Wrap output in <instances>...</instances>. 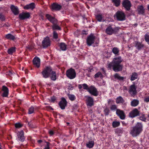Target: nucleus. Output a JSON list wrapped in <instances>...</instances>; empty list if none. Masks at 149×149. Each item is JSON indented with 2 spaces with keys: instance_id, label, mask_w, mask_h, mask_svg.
<instances>
[{
  "instance_id": "1",
  "label": "nucleus",
  "mask_w": 149,
  "mask_h": 149,
  "mask_svg": "<svg viewBox=\"0 0 149 149\" xmlns=\"http://www.w3.org/2000/svg\"><path fill=\"white\" fill-rule=\"evenodd\" d=\"M123 59L120 56L113 58L112 61L108 65V67L112 69L115 72H118L122 71L123 65L121 64Z\"/></svg>"
},
{
  "instance_id": "2",
  "label": "nucleus",
  "mask_w": 149,
  "mask_h": 149,
  "mask_svg": "<svg viewBox=\"0 0 149 149\" xmlns=\"http://www.w3.org/2000/svg\"><path fill=\"white\" fill-rule=\"evenodd\" d=\"M143 127V125L141 123H137L131 128L130 133L132 136L136 137L142 132Z\"/></svg>"
},
{
  "instance_id": "3",
  "label": "nucleus",
  "mask_w": 149,
  "mask_h": 149,
  "mask_svg": "<svg viewBox=\"0 0 149 149\" xmlns=\"http://www.w3.org/2000/svg\"><path fill=\"white\" fill-rule=\"evenodd\" d=\"M96 37L94 34L91 33L87 37L86 41V43L88 46H91L94 44L95 42V45H93V47H97L99 44V40H98L95 41Z\"/></svg>"
},
{
  "instance_id": "4",
  "label": "nucleus",
  "mask_w": 149,
  "mask_h": 149,
  "mask_svg": "<svg viewBox=\"0 0 149 149\" xmlns=\"http://www.w3.org/2000/svg\"><path fill=\"white\" fill-rule=\"evenodd\" d=\"M120 29V27L116 26L113 28L111 25L109 24L105 32L107 34L110 35L115 34L118 33Z\"/></svg>"
},
{
  "instance_id": "5",
  "label": "nucleus",
  "mask_w": 149,
  "mask_h": 149,
  "mask_svg": "<svg viewBox=\"0 0 149 149\" xmlns=\"http://www.w3.org/2000/svg\"><path fill=\"white\" fill-rule=\"evenodd\" d=\"M115 18L119 21L125 20L126 19V15L125 13L122 11L118 10L114 15Z\"/></svg>"
},
{
  "instance_id": "6",
  "label": "nucleus",
  "mask_w": 149,
  "mask_h": 149,
  "mask_svg": "<svg viewBox=\"0 0 149 149\" xmlns=\"http://www.w3.org/2000/svg\"><path fill=\"white\" fill-rule=\"evenodd\" d=\"M52 69L50 66H47L41 72L42 77L44 78H47L49 77Z\"/></svg>"
},
{
  "instance_id": "7",
  "label": "nucleus",
  "mask_w": 149,
  "mask_h": 149,
  "mask_svg": "<svg viewBox=\"0 0 149 149\" xmlns=\"http://www.w3.org/2000/svg\"><path fill=\"white\" fill-rule=\"evenodd\" d=\"M66 75L68 78L72 79L75 78L76 74L75 70L71 68L67 70Z\"/></svg>"
},
{
  "instance_id": "8",
  "label": "nucleus",
  "mask_w": 149,
  "mask_h": 149,
  "mask_svg": "<svg viewBox=\"0 0 149 149\" xmlns=\"http://www.w3.org/2000/svg\"><path fill=\"white\" fill-rule=\"evenodd\" d=\"M122 5V7L127 11H129L132 6L131 2L129 0H123Z\"/></svg>"
},
{
  "instance_id": "9",
  "label": "nucleus",
  "mask_w": 149,
  "mask_h": 149,
  "mask_svg": "<svg viewBox=\"0 0 149 149\" xmlns=\"http://www.w3.org/2000/svg\"><path fill=\"white\" fill-rule=\"evenodd\" d=\"M88 92L92 95L96 97L98 95V92L97 88L94 86L91 85L89 87Z\"/></svg>"
},
{
  "instance_id": "10",
  "label": "nucleus",
  "mask_w": 149,
  "mask_h": 149,
  "mask_svg": "<svg viewBox=\"0 0 149 149\" xmlns=\"http://www.w3.org/2000/svg\"><path fill=\"white\" fill-rule=\"evenodd\" d=\"M129 92L132 96L135 95L136 94V87L134 84L130 86L129 90Z\"/></svg>"
},
{
  "instance_id": "11",
  "label": "nucleus",
  "mask_w": 149,
  "mask_h": 149,
  "mask_svg": "<svg viewBox=\"0 0 149 149\" xmlns=\"http://www.w3.org/2000/svg\"><path fill=\"white\" fill-rule=\"evenodd\" d=\"M67 104V102L64 97H62L61 99V100L58 103L59 106L61 109L62 110L65 109Z\"/></svg>"
},
{
  "instance_id": "12",
  "label": "nucleus",
  "mask_w": 149,
  "mask_h": 149,
  "mask_svg": "<svg viewBox=\"0 0 149 149\" xmlns=\"http://www.w3.org/2000/svg\"><path fill=\"white\" fill-rule=\"evenodd\" d=\"M50 41L49 38L47 37L44 38L42 42V45L43 48H46L50 45Z\"/></svg>"
},
{
  "instance_id": "13",
  "label": "nucleus",
  "mask_w": 149,
  "mask_h": 149,
  "mask_svg": "<svg viewBox=\"0 0 149 149\" xmlns=\"http://www.w3.org/2000/svg\"><path fill=\"white\" fill-rule=\"evenodd\" d=\"M45 17L53 25L58 23L57 20L55 17H52L49 14H46L45 15Z\"/></svg>"
},
{
  "instance_id": "14",
  "label": "nucleus",
  "mask_w": 149,
  "mask_h": 149,
  "mask_svg": "<svg viewBox=\"0 0 149 149\" xmlns=\"http://www.w3.org/2000/svg\"><path fill=\"white\" fill-rule=\"evenodd\" d=\"M139 116V111L136 108L134 109L129 113L130 117L132 118Z\"/></svg>"
},
{
  "instance_id": "15",
  "label": "nucleus",
  "mask_w": 149,
  "mask_h": 149,
  "mask_svg": "<svg viewBox=\"0 0 149 149\" xmlns=\"http://www.w3.org/2000/svg\"><path fill=\"white\" fill-rule=\"evenodd\" d=\"M86 101V104L87 106L91 107L94 105L93 99V97L89 96H87Z\"/></svg>"
},
{
  "instance_id": "16",
  "label": "nucleus",
  "mask_w": 149,
  "mask_h": 149,
  "mask_svg": "<svg viewBox=\"0 0 149 149\" xmlns=\"http://www.w3.org/2000/svg\"><path fill=\"white\" fill-rule=\"evenodd\" d=\"M116 113L120 119L122 120L125 119V116L123 111L120 110L119 109H117L116 111Z\"/></svg>"
},
{
  "instance_id": "17",
  "label": "nucleus",
  "mask_w": 149,
  "mask_h": 149,
  "mask_svg": "<svg viewBox=\"0 0 149 149\" xmlns=\"http://www.w3.org/2000/svg\"><path fill=\"white\" fill-rule=\"evenodd\" d=\"M2 90L3 91L2 96L3 97H8L9 94L8 88L5 86H3L2 87Z\"/></svg>"
},
{
  "instance_id": "18",
  "label": "nucleus",
  "mask_w": 149,
  "mask_h": 149,
  "mask_svg": "<svg viewBox=\"0 0 149 149\" xmlns=\"http://www.w3.org/2000/svg\"><path fill=\"white\" fill-rule=\"evenodd\" d=\"M30 16V15L29 13L23 12L19 14V17L20 19L24 20L29 18Z\"/></svg>"
},
{
  "instance_id": "19",
  "label": "nucleus",
  "mask_w": 149,
  "mask_h": 149,
  "mask_svg": "<svg viewBox=\"0 0 149 149\" xmlns=\"http://www.w3.org/2000/svg\"><path fill=\"white\" fill-rule=\"evenodd\" d=\"M61 6L56 3H53L52 4L51 8L52 11H59L61 10Z\"/></svg>"
},
{
  "instance_id": "20",
  "label": "nucleus",
  "mask_w": 149,
  "mask_h": 149,
  "mask_svg": "<svg viewBox=\"0 0 149 149\" xmlns=\"http://www.w3.org/2000/svg\"><path fill=\"white\" fill-rule=\"evenodd\" d=\"M10 8L15 15H16L19 14V10L17 6H15L13 5H12L10 7Z\"/></svg>"
},
{
  "instance_id": "21",
  "label": "nucleus",
  "mask_w": 149,
  "mask_h": 149,
  "mask_svg": "<svg viewBox=\"0 0 149 149\" xmlns=\"http://www.w3.org/2000/svg\"><path fill=\"white\" fill-rule=\"evenodd\" d=\"M33 64L36 67L38 68L40 65V59L39 58L36 56L33 60Z\"/></svg>"
},
{
  "instance_id": "22",
  "label": "nucleus",
  "mask_w": 149,
  "mask_h": 149,
  "mask_svg": "<svg viewBox=\"0 0 149 149\" xmlns=\"http://www.w3.org/2000/svg\"><path fill=\"white\" fill-rule=\"evenodd\" d=\"M24 132L23 130L18 132L17 133L18 138L20 141L21 142L24 141L25 139V137L24 136Z\"/></svg>"
},
{
  "instance_id": "23",
  "label": "nucleus",
  "mask_w": 149,
  "mask_h": 149,
  "mask_svg": "<svg viewBox=\"0 0 149 149\" xmlns=\"http://www.w3.org/2000/svg\"><path fill=\"white\" fill-rule=\"evenodd\" d=\"M35 7L36 5L35 3L33 2H32L25 5L24 7V8L25 10L30 9L31 10H33L35 8Z\"/></svg>"
},
{
  "instance_id": "24",
  "label": "nucleus",
  "mask_w": 149,
  "mask_h": 149,
  "mask_svg": "<svg viewBox=\"0 0 149 149\" xmlns=\"http://www.w3.org/2000/svg\"><path fill=\"white\" fill-rule=\"evenodd\" d=\"M134 42L135 47L138 50H140L144 47V45L141 42L138 41H135Z\"/></svg>"
},
{
  "instance_id": "25",
  "label": "nucleus",
  "mask_w": 149,
  "mask_h": 149,
  "mask_svg": "<svg viewBox=\"0 0 149 149\" xmlns=\"http://www.w3.org/2000/svg\"><path fill=\"white\" fill-rule=\"evenodd\" d=\"M5 37L7 40H14L16 39L15 37L10 33H8L5 35Z\"/></svg>"
},
{
  "instance_id": "26",
  "label": "nucleus",
  "mask_w": 149,
  "mask_h": 149,
  "mask_svg": "<svg viewBox=\"0 0 149 149\" xmlns=\"http://www.w3.org/2000/svg\"><path fill=\"white\" fill-rule=\"evenodd\" d=\"M51 79L54 81H55L56 79V75L55 71L52 70L50 76Z\"/></svg>"
},
{
  "instance_id": "27",
  "label": "nucleus",
  "mask_w": 149,
  "mask_h": 149,
  "mask_svg": "<svg viewBox=\"0 0 149 149\" xmlns=\"http://www.w3.org/2000/svg\"><path fill=\"white\" fill-rule=\"evenodd\" d=\"M138 74L135 72H132V73L131 77L130 78V80L131 81H133L138 78Z\"/></svg>"
},
{
  "instance_id": "28",
  "label": "nucleus",
  "mask_w": 149,
  "mask_h": 149,
  "mask_svg": "<svg viewBox=\"0 0 149 149\" xmlns=\"http://www.w3.org/2000/svg\"><path fill=\"white\" fill-rule=\"evenodd\" d=\"M138 13L143 15L144 13V9L143 6H140L138 8Z\"/></svg>"
},
{
  "instance_id": "29",
  "label": "nucleus",
  "mask_w": 149,
  "mask_h": 149,
  "mask_svg": "<svg viewBox=\"0 0 149 149\" xmlns=\"http://www.w3.org/2000/svg\"><path fill=\"white\" fill-rule=\"evenodd\" d=\"M16 48L15 47H12L8 49L7 53L9 54L12 55L15 52Z\"/></svg>"
},
{
  "instance_id": "30",
  "label": "nucleus",
  "mask_w": 149,
  "mask_h": 149,
  "mask_svg": "<svg viewBox=\"0 0 149 149\" xmlns=\"http://www.w3.org/2000/svg\"><path fill=\"white\" fill-rule=\"evenodd\" d=\"M112 52L116 56L119 55V49L117 47H113L112 49Z\"/></svg>"
},
{
  "instance_id": "31",
  "label": "nucleus",
  "mask_w": 149,
  "mask_h": 149,
  "mask_svg": "<svg viewBox=\"0 0 149 149\" xmlns=\"http://www.w3.org/2000/svg\"><path fill=\"white\" fill-rule=\"evenodd\" d=\"M94 142L93 141H89L86 144V146L87 148H92L94 145Z\"/></svg>"
},
{
  "instance_id": "32",
  "label": "nucleus",
  "mask_w": 149,
  "mask_h": 149,
  "mask_svg": "<svg viewBox=\"0 0 149 149\" xmlns=\"http://www.w3.org/2000/svg\"><path fill=\"white\" fill-rule=\"evenodd\" d=\"M139 103L138 100L136 99H134L131 102V106L135 107L137 106Z\"/></svg>"
},
{
  "instance_id": "33",
  "label": "nucleus",
  "mask_w": 149,
  "mask_h": 149,
  "mask_svg": "<svg viewBox=\"0 0 149 149\" xmlns=\"http://www.w3.org/2000/svg\"><path fill=\"white\" fill-rule=\"evenodd\" d=\"M114 77L115 79H117L120 81H123L125 79L124 77L120 76L119 74L117 73H116L114 74Z\"/></svg>"
},
{
  "instance_id": "34",
  "label": "nucleus",
  "mask_w": 149,
  "mask_h": 149,
  "mask_svg": "<svg viewBox=\"0 0 149 149\" xmlns=\"http://www.w3.org/2000/svg\"><path fill=\"white\" fill-rule=\"evenodd\" d=\"M112 3L116 7L119 6L120 5V0H111Z\"/></svg>"
},
{
  "instance_id": "35",
  "label": "nucleus",
  "mask_w": 149,
  "mask_h": 149,
  "mask_svg": "<svg viewBox=\"0 0 149 149\" xmlns=\"http://www.w3.org/2000/svg\"><path fill=\"white\" fill-rule=\"evenodd\" d=\"M124 101L123 99L120 96L118 97L116 99V102L117 104L123 103L124 102Z\"/></svg>"
},
{
  "instance_id": "36",
  "label": "nucleus",
  "mask_w": 149,
  "mask_h": 149,
  "mask_svg": "<svg viewBox=\"0 0 149 149\" xmlns=\"http://www.w3.org/2000/svg\"><path fill=\"white\" fill-rule=\"evenodd\" d=\"M60 49L63 51H65L66 49L67 46L65 43L61 42L59 45Z\"/></svg>"
},
{
  "instance_id": "37",
  "label": "nucleus",
  "mask_w": 149,
  "mask_h": 149,
  "mask_svg": "<svg viewBox=\"0 0 149 149\" xmlns=\"http://www.w3.org/2000/svg\"><path fill=\"white\" fill-rule=\"evenodd\" d=\"M52 29L53 30H61V28L60 27L57 25V23H56L54 24L52 26Z\"/></svg>"
},
{
  "instance_id": "38",
  "label": "nucleus",
  "mask_w": 149,
  "mask_h": 149,
  "mask_svg": "<svg viewBox=\"0 0 149 149\" xmlns=\"http://www.w3.org/2000/svg\"><path fill=\"white\" fill-rule=\"evenodd\" d=\"M67 96L69 99L71 101H74L76 99V97L74 95L68 94Z\"/></svg>"
},
{
  "instance_id": "39",
  "label": "nucleus",
  "mask_w": 149,
  "mask_h": 149,
  "mask_svg": "<svg viewBox=\"0 0 149 149\" xmlns=\"http://www.w3.org/2000/svg\"><path fill=\"white\" fill-rule=\"evenodd\" d=\"M124 131L123 129L121 127L118 128L115 130L116 133L118 134H122Z\"/></svg>"
},
{
  "instance_id": "40",
  "label": "nucleus",
  "mask_w": 149,
  "mask_h": 149,
  "mask_svg": "<svg viewBox=\"0 0 149 149\" xmlns=\"http://www.w3.org/2000/svg\"><path fill=\"white\" fill-rule=\"evenodd\" d=\"M120 122L119 121H114L112 123V126L113 128H116L120 126Z\"/></svg>"
},
{
  "instance_id": "41",
  "label": "nucleus",
  "mask_w": 149,
  "mask_h": 149,
  "mask_svg": "<svg viewBox=\"0 0 149 149\" xmlns=\"http://www.w3.org/2000/svg\"><path fill=\"white\" fill-rule=\"evenodd\" d=\"M99 77H100L101 79H102L103 77V75L100 72H98L95 74L94 75V78H98Z\"/></svg>"
},
{
  "instance_id": "42",
  "label": "nucleus",
  "mask_w": 149,
  "mask_h": 149,
  "mask_svg": "<svg viewBox=\"0 0 149 149\" xmlns=\"http://www.w3.org/2000/svg\"><path fill=\"white\" fill-rule=\"evenodd\" d=\"M104 112L105 115L106 116H108L110 113V110L108 107H106L104 110Z\"/></svg>"
},
{
  "instance_id": "43",
  "label": "nucleus",
  "mask_w": 149,
  "mask_h": 149,
  "mask_svg": "<svg viewBox=\"0 0 149 149\" xmlns=\"http://www.w3.org/2000/svg\"><path fill=\"white\" fill-rule=\"evenodd\" d=\"M34 113V110L33 106H31L29 109L28 113L29 114Z\"/></svg>"
},
{
  "instance_id": "44",
  "label": "nucleus",
  "mask_w": 149,
  "mask_h": 149,
  "mask_svg": "<svg viewBox=\"0 0 149 149\" xmlns=\"http://www.w3.org/2000/svg\"><path fill=\"white\" fill-rule=\"evenodd\" d=\"M96 19L98 22H101L102 19L103 17L102 15L98 14L96 17Z\"/></svg>"
},
{
  "instance_id": "45",
  "label": "nucleus",
  "mask_w": 149,
  "mask_h": 149,
  "mask_svg": "<svg viewBox=\"0 0 149 149\" xmlns=\"http://www.w3.org/2000/svg\"><path fill=\"white\" fill-rule=\"evenodd\" d=\"M145 39L146 42L149 44V33H147L145 36Z\"/></svg>"
},
{
  "instance_id": "46",
  "label": "nucleus",
  "mask_w": 149,
  "mask_h": 149,
  "mask_svg": "<svg viewBox=\"0 0 149 149\" xmlns=\"http://www.w3.org/2000/svg\"><path fill=\"white\" fill-rule=\"evenodd\" d=\"M23 125L19 123H16L15 125V127L16 128H20L23 126Z\"/></svg>"
},
{
  "instance_id": "47",
  "label": "nucleus",
  "mask_w": 149,
  "mask_h": 149,
  "mask_svg": "<svg viewBox=\"0 0 149 149\" xmlns=\"http://www.w3.org/2000/svg\"><path fill=\"white\" fill-rule=\"evenodd\" d=\"M111 110L112 111H115L117 109V106L116 105H112L110 107Z\"/></svg>"
},
{
  "instance_id": "48",
  "label": "nucleus",
  "mask_w": 149,
  "mask_h": 149,
  "mask_svg": "<svg viewBox=\"0 0 149 149\" xmlns=\"http://www.w3.org/2000/svg\"><path fill=\"white\" fill-rule=\"evenodd\" d=\"M5 20V16L2 13H0V20L2 21H4Z\"/></svg>"
},
{
  "instance_id": "49",
  "label": "nucleus",
  "mask_w": 149,
  "mask_h": 149,
  "mask_svg": "<svg viewBox=\"0 0 149 149\" xmlns=\"http://www.w3.org/2000/svg\"><path fill=\"white\" fill-rule=\"evenodd\" d=\"M82 85L84 89L87 90L88 91L89 87H88V85L85 83L82 84Z\"/></svg>"
},
{
  "instance_id": "50",
  "label": "nucleus",
  "mask_w": 149,
  "mask_h": 149,
  "mask_svg": "<svg viewBox=\"0 0 149 149\" xmlns=\"http://www.w3.org/2000/svg\"><path fill=\"white\" fill-rule=\"evenodd\" d=\"M139 119L143 121L146 122V118L144 116V115L143 114L141 116L139 117Z\"/></svg>"
},
{
  "instance_id": "51",
  "label": "nucleus",
  "mask_w": 149,
  "mask_h": 149,
  "mask_svg": "<svg viewBox=\"0 0 149 149\" xmlns=\"http://www.w3.org/2000/svg\"><path fill=\"white\" fill-rule=\"evenodd\" d=\"M53 34V38H54L56 39L58 38V35L57 33L55 31H54Z\"/></svg>"
},
{
  "instance_id": "52",
  "label": "nucleus",
  "mask_w": 149,
  "mask_h": 149,
  "mask_svg": "<svg viewBox=\"0 0 149 149\" xmlns=\"http://www.w3.org/2000/svg\"><path fill=\"white\" fill-rule=\"evenodd\" d=\"M51 101L53 103H54L55 100H56V98L55 96H53L51 97Z\"/></svg>"
},
{
  "instance_id": "53",
  "label": "nucleus",
  "mask_w": 149,
  "mask_h": 149,
  "mask_svg": "<svg viewBox=\"0 0 149 149\" xmlns=\"http://www.w3.org/2000/svg\"><path fill=\"white\" fill-rule=\"evenodd\" d=\"M45 143H47V145L45 146L44 149H50L49 147L50 143L47 141H46Z\"/></svg>"
},
{
  "instance_id": "54",
  "label": "nucleus",
  "mask_w": 149,
  "mask_h": 149,
  "mask_svg": "<svg viewBox=\"0 0 149 149\" xmlns=\"http://www.w3.org/2000/svg\"><path fill=\"white\" fill-rule=\"evenodd\" d=\"M144 101L146 102H149V96L145 97L144 99Z\"/></svg>"
},
{
  "instance_id": "55",
  "label": "nucleus",
  "mask_w": 149,
  "mask_h": 149,
  "mask_svg": "<svg viewBox=\"0 0 149 149\" xmlns=\"http://www.w3.org/2000/svg\"><path fill=\"white\" fill-rule=\"evenodd\" d=\"M26 48L30 51H31L33 49V47L32 46L29 45L26 47Z\"/></svg>"
},
{
  "instance_id": "56",
  "label": "nucleus",
  "mask_w": 149,
  "mask_h": 149,
  "mask_svg": "<svg viewBox=\"0 0 149 149\" xmlns=\"http://www.w3.org/2000/svg\"><path fill=\"white\" fill-rule=\"evenodd\" d=\"M49 133L50 136H52L54 134V132L52 130H50L49 131Z\"/></svg>"
},
{
  "instance_id": "57",
  "label": "nucleus",
  "mask_w": 149,
  "mask_h": 149,
  "mask_svg": "<svg viewBox=\"0 0 149 149\" xmlns=\"http://www.w3.org/2000/svg\"><path fill=\"white\" fill-rule=\"evenodd\" d=\"M33 107L34 108V111L38 110L39 109V107H38L35 106H33Z\"/></svg>"
},
{
  "instance_id": "58",
  "label": "nucleus",
  "mask_w": 149,
  "mask_h": 149,
  "mask_svg": "<svg viewBox=\"0 0 149 149\" xmlns=\"http://www.w3.org/2000/svg\"><path fill=\"white\" fill-rule=\"evenodd\" d=\"M10 26V25L9 24H4L3 26V27H9Z\"/></svg>"
},
{
  "instance_id": "59",
  "label": "nucleus",
  "mask_w": 149,
  "mask_h": 149,
  "mask_svg": "<svg viewBox=\"0 0 149 149\" xmlns=\"http://www.w3.org/2000/svg\"><path fill=\"white\" fill-rule=\"evenodd\" d=\"M14 72L12 71H9V74L11 76L13 74Z\"/></svg>"
},
{
  "instance_id": "60",
  "label": "nucleus",
  "mask_w": 149,
  "mask_h": 149,
  "mask_svg": "<svg viewBox=\"0 0 149 149\" xmlns=\"http://www.w3.org/2000/svg\"><path fill=\"white\" fill-rule=\"evenodd\" d=\"M78 87L79 89H81L83 87L82 84H79L78 85Z\"/></svg>"
},
{
  "instance_id": "61",
  "label": "nucleus",
  "mask_w": 149,
  "mask_h": 149,
  "mask_svg": "<svg viewBox=\"0 0 149 149\" xmlns=\"http://www.w3.org/2000/svg\"><path fill=\"white\" fill-rule=\"evenodd\" d=\"M82 34L83 35H87V33L85 31L83 30L82 31Z\"/></svg>"
},
{
  "instance_id": "62",
  "label": "nucleus",
  "mask_w": 149,
  "mask_h": 149,
  "mask_svg": "<svg viewBox=\"0 0 149 149\" xmlns=\"http://www.w3.org/2000/svg\"><path fill=\"white\" fill-rule=\"evenodd\" d=\"M37 142L38 143H40L42 142V141L41 140H39L37 141Z\"/></svg>"
},
{
  "instance_id": "63",
  "label": "nucleus",
  "mask_w": 149,
  "mask_h": 149,
  "mask_svg": "<svg viewBox=\"0 0 149 149\" xmlns=\"http://www.w3.org/2000/svg\"><path fill=\"white\" fill-rule=\"evenodd\" d=\"M28 125H29V126L31 127V124L32 123H31V122H28Z\"/></svg>"
},
{
  "instance_id": "64",
  "label": "nucleus",
  "mask_w": 149,
  "mask_h": 149,
  "mask_svg": "<svg viewBox=\"0 0 149 149\" xmlns=\"http://www.w3.org/2000/svg\"><path fill=\"white\" fill-rule=\"evenodd\" d=\"M122 123L123 125H124L125 126L126 125V123H125V122L124 121H123L122 122Z\"/></svg>"
}]
</instances>
